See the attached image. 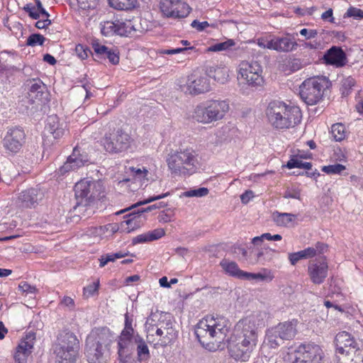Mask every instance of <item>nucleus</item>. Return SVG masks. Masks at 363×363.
Listing matches in <instances>:
<instances>
[{"instance_id":"a878e982","label":"nucleus","mask_w":363,"mask_h":363,"mask_svg":"<svg viewBox=\"0 0 363 363\" xmlns=\"http://www.w3.org/2000/svg\"><path fill=\"white\" fill-rule=\"evenodd\" d=\"M277 251L275 250L264 247L257 252L254 257L249 258V263L252 264H265L267 262H269L273 259Z\"/></svg>"},{"instance_id":"a18cd8bd","label":"nucleus","mask_w":363,"mask_h":363,"mask_svg":"<svg viewBox=\"0 0 363 363\" xmlns=\"http://www.w3.org/2000/svg\"><path fill=\"white\" fill-rule=\"evenodd\" d=\"M132 339L133 337H123V335L121 334L118 342V354L119 357H121L122 355H123L124 350L128 346Z\"/></svg>"},{"instance_id":"1a4fd4ad","label":"nucleus","mask_w":363,"mask_h":363,"mask_svg":"<svg viewBox=\"0 0 363 363\" xmlns=\"http://www.w3.org/2000/svg\"><path fill=\"white\" fill-rule=\"evenodd\" d=\"M103 191L104 187L100 182L87 179L79 181L74 186L77 206H87L95 199H100Z\"/></svg>"},{"instance_id":"4d7b16f0","label":"nucleus","mask_w":363,"mask_h":363,"mask_svg":"<svg viewBox=\"0 0 363 363\" xmlns=\"http://www.w3.org/2000/svg\"><path fill=\"white\" fill-rule=\"evenodd\" d=\"M23 10L27 12L29 16L33 19H38L40 18L39 13L36 11V9L30 4H26L23 7Z\"/></svg>"},{"instance_id":"dca6fc26","label":"nucleus","mask_w":363,"mask_h":363,"mask_svg":"<svg viewBox=\"0 0 363 363\" xmlns=\"http://www.w3.org/2000/svg\"><path fill=\"white\" fill-rule=\"evenodd\" d=\"M26 134L19 127H12L8 129L3 139L4 147L12 153L18 152L25 143Z\"/></svg>"},{"instance_id":"39448f33","label":"nucleus","mask_w":363,"mask_h":363,"mask_svg":"<svg viewBox=\"0 0 363 363\" xmlns=\"http://www.w3.org/2000/svg\"><path fill=\"white\" fill-rule=\"evenodd\" d=\"M229 109L226 100H210L196 106L192 117L198 123L210 124L222 120Z\"/></svg>"},{"instance_id":"c03bdc74","label":"nucleus","mask_w":363,"mask_h":363,"mask_svg":"<svg viewBox=\"0 0 363 363\" xmlns=\"http://www.w3.org/2000/svg\"><path fill=\"white\" fill-rule=\"evenodd\" d=\"M45 40V38L40 34H31L27 39L26 45L32 47H34L37 45H42Z\"/></svg>"},{"instance_id":"e2e57ef3","label":"nucleus","mask_w":363,"mask_h":363,"mask_svg":"<svg viewBox=\"0 0 363 363\" xmlns=\"http://www.w3.org/2000/svg\"><path fill=\"white\" fill-rule=\"evenodd\" d=\"M151 241L149 233L138 235L133 239V244L142 243Z\"/></svg>"},{"instance_id":"393cba45","label":"nucleus","mask_w":363,"mask_h":363,"mask_svg":"<svg viewBox=\"0 0 363 363\" xmlns=\"http://www.w3.org/2000/svg\"><path fill=\"white\" fill-rule=\"evenodd\" d=\"M229 69L226 67L210 66L206 68V74L220 84H225L229 77Z\"/></svg>"},{"instance_id":"0e129e2a","label":"nucleus","mask_w":363,"mask_h":363,"mask_svg":"<svg viewBox=\"0 0 363 363\" xmlns=\"http://www.w3.org/2000/svg\"><path fill=\"white\" fill-rule=\"evenodd\" d=\"M166 206H167V204L162 201V202H160L159 203H155V204L149 206L147 208H141V209H139V210L143 214V213H145V212H150V211H151L152 210L160 208H163V207H164Z\"/></svg>"},{"instance_id":"4468645a","label":"nucleus","mask_w":363,"mask_h":363,"mask_svg":"<svg viewBox=\"0 0 363 363\" xmlns=\"http://www.w3.org/2000/svg\"><path fill=\"white\" fill-rule=\"evenodd\" d=\"M160 4L162 13L168 18H185L191 11L190 6L181 0H161Z\"/></svg>"},{"instance_id":"de8ad7c7","label":"nucleus","mask_w":363,"mask_h":363,"mask_svg":"<svg viewBox=\"0 0 363 363\" xmlns=\"http://www.w3.org/2000/svg\"><path fill=\"white\" fill-rule=\"evenodd\" d=\"M344 18L352 17L355 19H362L363 18V11L360 9L350 6L347 12L344 14Z\"/></svg>"},{"instance_id":"9d476101","label":"nucleus","mask_w":363,"mask_h":363,"mask_svg":"<svg viewBox=\"0 0 363 363\" xmlns=\"http://www.w3.org/2000/svg\"><path fill=\"white\" fill-rule=\"evenodd\" d=\"M297 320L280 323L277 325L269 329L266 334L267 344L271 348H277L284 340H292L296 335Z\"/></svg>"},{"instance_id":"338daca9","label":"nucleus","mask_w":363,"mask_h":363,"mask_svg":"<svg viewBox=\"0 0 363 363\" xmlns=\"http://www.w3.org/2000/svg\"><path fill=\"white\" fill-rule=\"evenodd\" d=\"M321 18L323 21H328L330 23H335V18L333 16V9H329L326 11L322 13Z\"/></svg>"},{"instance_id":"473e14b6","label":"nucleus","mask_w":363,"mask_h":363,"mask_svg":"<svg viewBox=\"0 0 363 363\" xmlns=\"http://www.w3.org/2000/svg\"><path fill=\"white\" fill-rule=\"evenodd\" d=\"M296 216L289 213H279L275 211L272 214V218L278 226H286L289 223L293 222Z\"/></svg>"},{"instance_id":"cd10ccee","label":"nucleus","mask_w":363,"mask_h":363,"mask_svg":"<svg viewBox=\"0 0 363 363\" xmlns=\"http://www.w3.org/2000/svg\"><path fill=\"white\" fill-rule=\"evenodd\" d=\"M137 31L141 33L140 23L138 20H128L125 21H119V30L118 35L129 36Z\"/></svg>"},{"instance_id":"f03ea898","label":"nucleus","mask_w":363,"mask_h":363,"mask_svg":"<svg viewBox=\"0 0 363 363\" xmlns=\"http://www.w3.org/2000/svg\"><path fill=\"white\" fill-rule=\"evenodd\" d=\"M147 340L155 348L172 344L177 337L172 320L162 313H151L145 322Z\"/></svg>"},{"instance_id":"6e6d98bb","label":"nucleus","mask_w":363,"mask_h":363,"mask_svg":"<svg viewBox=\"0 0 363 363\" xmlns=\"http://www.w3.org/2000/svg\"><path fill=\"white\" fill-rule=\"evenodd\" d=\"M75 52H76V54L77 55V56L81 60L86 59L88 57V54L91 53L90 50H89L88 48H85L84 45H80V44L77 45L76 46Z\"/></svg>"},{"instance_id":"603ef678","label":"nucleus","mask_w":363,"mask_h":363,"mask_svg":"<svg viewBox=\"0 0 363 363\" xmlns=\"http://www.w3.org/2000/svg\"><path fill=\"white\" fill-rule=\"evenodd\" d=\"M192 49H194V47L177 48L175 49H162L159 50V53L162 55H174Z\"/></svg>"},{"instance_id":"f257e3e1","label":"nucleus","mask_w":363,"mask_h":363,"mask_svg":"<svg viewBox=\"0 0 363 363\" xmlns=\"http://www.w3.org/2000/svg\"><path fill=\"white\" fill-rule=\"evenodd\" d=\"M259 320L252 315L240 320L230 337L231 324L224 317L207 315L196 325L199 342L209 351L222 350L225 342L230 355L235 360L247 361L255 350L259 338Z\"/></svg>"},{"instance_id":"2f4dec72","label":"nucleus","mask_w":363,"mask_h":363,"mask_svg":"<svg viewBox=\"0 0 363 363\" xmlns=\"http://www.w3.org/2000/svg\"><path fill=\"white\" fill-rule=\"evenodd\" d=\"M111 7L120 11H130L138 5V0H108Z\"/></svg>"},{"instance_id":"69168bd1","label":"nucleus","mask_w":363,"mask_h":363,"mask_svg":"<svg viewBox=\"0 0 363 363\" xmlns=\"http://www.w3.org/2000/svg\"><path fill=\"white\" fill-rule=\"evenodd\" d=\"M254 196V193L251 190H247L240 196V199L242 203H247Z\"/></svg>"},{"instance_id":"774afa93","label":"nucleus","mask_w":363,"mask_h":363,"mask_svg":"<svg viewBox=\"0 0 363 363\" xmlns=\"http://www.w3.org/2000/svg\"><path fill=\"white\" fill-rule=\"evenodd\" d=\"M108 59L111 63L113 65H117L119 62V55L118 52L112 50L111 52L109 53Z\"/></svg>"},{"instance_id":"bf43d9fd","label":"nucleus","mask_w":363,"mask_h":363,"mask_svg":"<svg viewBox=\"0 0 363 363\" xmlns=\"http://www.w3.org/2000/svg\"><path fill=\"white\" fill-rule=\"evenodd\" d=\"M191 26L197 30L202 31L209 26V23L207 21L199 22L197 20H194L191 23Z\"/></svg>"},{"instance_id":"c9c22d12","label":"nucleus","mask_w":363,"mask_h":363,"mask_svg":"<svg viewBox=\"0 0 363 363\" xmlns=\"http://www.w3.org/2000/svg\"><path fill=\"white\" fill-rule=\"evenodd\" d=\"M257 45L262 48L275 50V37L272 35H265L257 39Z\"/></svg>"},{"instance_id":"0eeeda50","label":"nucleus","mask_w":363,"mask_h":363,"mask_svg":"<svg viewBox=\"0 0 363 363\" xmlns=\"http://www.w3.org/2000/svg\"><path fill=\"white\" fill-rule=\"evenodd\" d=\"M330 86L331 82L325 77H311L300 85L299 94L307 105L313 106L323 99L325 90Z\"/></svg>"},{"instance_id":"7ed1b4c3","label":"nucleus","mask_w":363,"mask_h":363,"mask_svg":"<svg viewBox=\"0 0 363 363\" xmlns=\"http://www.w3.org/2000/svg\"><path fill=\"white\" fill-rule=\"evenodd\" d=\"M266 115L272 126L278 129L294 127L301 120V111L298 107L288 106L279 101H273L269 104Z\"/></svg>"},{"instance_id":"412c9836","label":"nucleus","mask_w":363,"mask_h":363,"mask_svg":"<svg viewBox=\"0 0 363 363\" xmlns=\"http://www.w3.org/2000/svg\"><path fill=\"white\" fill-rule=\"evenodd\" d=\"M44 198V192L40 188L32 187L23 190L18 196V201L23 207H34Z\"/></svg>"},{"instance_id":"ddd939ff","label":"nucleus","mask_w":363,"mask_h":363,"mask_svg":"<svg viewBox=\"0 0 363 363\" xmlns=\"http://www.w3.org/2000/svg\"><path fill=\"white\" fill-rule=\"evenodd\" d=\"M131 140L130 136L123 130L118 129L106 133L103 138L104 149L111 153H117L128 149Z\"/></svg>"},{"instance_id":"4c0bfd02","label":"nucleus","mask_w":363,"mask_h":363,"mask_svg":"<svg viewBox=\"0 0 363 363\" xmlns=\"http://www.w3.org/2000/svg\"><path fill=\"white\" fill-rule=\"evenodd\" d=\"M235 43L232 39H228L224 42L216 43L208 48L207 51L208 52H219L223 50H229L230 48L234 46Z\"/></svg>"},{"instance_id":"2eb2a0df","label":"nucleus","mask_w":363,"mask_h":363,"mask_svg":"<svg viewBox=\"0 0 363 363\" xmlns=\"http://www.w3.org/2000/svg\"><path fill=\"white\" fill-rule=\"evenodd\" d=\"M180 88L186 94L199 95L209 91L211 84L206 76L193 74L188 77L186 84L182 85Z\"/></svg>"},{"instance_id":"6ab92c4d","label":"nucleus","mask_w":363,"mask_h":363,"mask_svg":"<svg viewBox=\"0 0 363 363\" xmlns=\"http://www.w3.org/2000/svg\"><path fill=\"white\" fill-rule=\"evenodd\" d=\"M328 263L324 259H315L310 262L308 273L313 284H320L328 275Z\"/></svg>"},{"instance_id":"20e7f679","label":"nucleus","mask_w":363,"mask_h":363,"mask_svg":"<svg viewBox=\"0 0 363 363\" xmlns=\"http://www.w3.org/2000/svg\"><path fill=\"white\" fill-rule=\"evenodd\" d=\"M106 328L93 330L86 340L85 355L89 363H104L112 342Z\"/></svg>"},{"instance_id":"680f3d73","label":"nucleus","mask_w":363,"mask_h":363,"mask_svg":"<svg viewBox=\"0 0 363 363\" xmlns=\"http://www.w3.org/2000/svg\"><path fill=\"white\" fill-rule=\"evenodd\" d=\"M300 34L306 39L314 38L318 35V31L316 30H308L306 28H303L300 30Z\"/></svg>"},{"instance_id":"052dcab7","label":"nucleus","mask_w":363,"mask_h":363,"mask_svg":"<svg viewBox=\"0 0 363 363\" xmlns=\"http://www.w3.org/2000/svg\"><path fill=\"white\" fill-rule=\"evenodd\" d=\"M128 254L127 253H123L122 252H118L114 254H106L104 257L107 261V262H114L116 259H120L125 257Z\"/></svg>"},{"instance_id":"f3484780","label":"nucleus","mask_w":363,"mask_h":363,"mask_svg":"<svg viewBox=\"0 0 363 363\" xmlns=\"http://www.w3.org/2000/svg\"><path fill=\"white\" fill-rule=\"evenodd\" d=\"M35 338V333L33 332H29L23 339H21L16 348L13 355V358L16 363L26 362L28 357L33 352Z\"/></svg>"},{"instance_id":"423d86ee","label":"nucleus","mask_w":363,"mask_h":363,"mask_svg":"<svg viewBox=\"0 0 363 363\" xmlns=\"http://www.w3.org/2000/svg\"><path fill=\"white\" fill-rule=\"evenodd\" d=\"M53 350L57 363H75L79 342L74 333L63 332L59 335Z\"/></svg>"},{"instance_id":"5fc2aeb1","label":"nucleus","mask_w":363,"mask_h":363,"mask_svg":"<svg viewBox=\"0 0 363 363\" xmlns=\"http://www.w3.org/2000/svg\"><path fill=\"white\" fill-rule=\"evenodd\" d=\"M130 169L136 178H138L140 180H148V179L146 178L148 174V170L147 169L144 167L143 169L132 167Z\"/></svg>"},{"instance_id":"5701e85b","label":"nucleus","mask_w":363,"mask_h":363,"mask_svg":"<svg viewBox=\"0 0 363 363\" xmlns=\"http://www.w3.org/2000/svg\"><path fill=\"white\" fill-rule=\"evenodd\" d=\"M326 64L342 67L346 62V55L341 48L333 46L324 55Z\"/></svg>"},{"instance_id":"58836bf2","label":"nucleus","mask_w":363,"mask_h":363,"mask_svg":"<svg viewBox=\"0 0 363 363\" xmlns=\"http://www.w3.org/2000/svg\"><path fill=\"white\" fill-rule=\"evenodd\" d=\"M169 195V192H167L165 194H160V195H158V196H150L149 197L148 199H145V200H143L142 201H139L137 203L133 205L132 206L128 208H125L124 210H122L119 212L117 213V214H121L122 213H124L125 211H128L130 209H133L134 208H136L139 206H141V205H145V204H147V203H151L152 201H155L156 200H159V199H163L167 196Z\"/></svg>"},{"instance_id":"79ce46f5","label":"nucleus","mask_w":363,"mask_h":363,"mask_svg":"<svg viewBox=\"0 0 363 363\" xmlns=\"http://www.w3.org/2000/svg\"><path fill=\"white\" fill-rule=\"evenodd\" d=\"M209 190L206 187H201L196 189H190L184 191L183 195L185 197H203L208 195Z\"/></svg>"},{"instance_id":"b1692460","label":"nucleus","mask_w":363,"mask_h":363,"mask_svg":"<svg viewBox=\"0 0 363 363\" xmlns=\"http://www.w3.org/2000/svg\"><path fill=\"white\" fill-rule=\"evenodd\" d=\"M45 85L41 81L32 83L28 92V98L32 104L42 103L45 99Z\"/></svg>"},{"instance_id":"4be33fe9","label":"nucleus","mask_w":363,"mask_h":363,"mask_svg":"<svg viewBox=\"0 0 363 363\" xmlns=\"http://www.w3.org/2000/svg\"><path fill=\"white\" fill-rule=\"evenodd\" d=\"M125 218L126 219L121 223V226L123 230L128 233L139 228L146 220L139 209L130 213Z\"/></svg>"},{"instance_id":"49530a36","label":"nucleus","mask_w":363,"mask_h":363,"mask_svg":"<svg viewBox=\"0 0 363 363\" xmlns=\"http://www.w3.org/2000/svg\"><path fill=\"white\" fill-rule=\"evenodd\" d=\"M18 289L24 294L26 296L30 295L32 297L33 295H35L38 289L34 286H31L26 281L21 282L18 285Z\"/></svg>"},{"instance_id":"f704fd0d","label":"nucleus","mask_w":363,"mask_h":363,"mask_svg":"<svg viewBox=\"0 0 363 363\" xmlns=\"http://www.w3.org/2000/svg\"><path fill=\"white\" fill-rule=\"evenodd\" d=\"M119 21H107L101 23V31L105 36H111L114 34L118 35Z\"/></svg>"},{"instance_id":"3c124183","label":"nucleus","mask_w":363,"mask_h":363,"mask_svg":"<svg viewBox=\"0 0 363 363\" xmlns=\"http://www.w3.org/2000/svg\"><path fill=\"white\" fill-rule=\"evenodd\" d=\"M268 277L269 278V280H272V277H269L267 274H264L262 273H250L246 272L244 280L258 279L264 281L266 280Z\"/></svg>"},{"instance_id":"bb28decb","label":"nucleus","mask_w":363,"mask_h":363,"mask_svg":"<svg viewBox=\"0 0 363 363\" xmlns=\"http://www.w3.org/2000/svg\"><path fill=\"white\" fill-rule=\"evenodd\" d=\"M220 265L225 274L244 280L246 272L241 270L235 262L224 259L220 262Z\"/></svg>"},{"instance_id":"c756f323","label":"nucleus","mask_w":363,"mask_h":363,"mask_svg":"<svg viewBox=\"0 0 363 363\" xmlns=\"http://www.w3.org/2000/svg\"><path fill=\"white\" fill-rule=\"evenodd\" d=\"M45 128L55 138L62 137L65 133V130L59 124L57 116H50L48 118Z\"/></svg>"},{"instance_id":"6e6552de","label":"nucleus","mask_w":363,"mask_h":363,"mask_svg":"<svg viewBox=\"0 0 363 363\" xmlns=\"http://www.w3.org/2000/svg\"><path fill=\"white\" fill-rule=\"evenodd\" d=\"M167 162L172 174L188 175L195 172L197 159L193 150L185 149L171 154L167 158Z\"/></svg>"},{"instance_id":"864d4df0","label":"nucleus","mask_w":363,"mask_h":363,"mask_svg":"<svg viewBox=\"0 0 363 363\" xmlns=\"http://www.w3.org/2000/svg\"><path fill=\"white\" fill-rule=\"evenodd\" d=\"M99 286V281H97L96 282H94L91 284H89L86 287L84 288V296L86 297H89L91 296H93L94 294L98 291Z\"/></svg>"},{"instance_id":"09e8293b","label":"nucleus","mask_w":363,"mask_h":363,"mask_svg":"<svg viewBox=\"0 0 363 363\" xmlns=\"http://www.w3.org/2000/svg\"><path fill=\"white\" fill-rule=\"evenodd\" d=\"M354 84H355V80L352 77H349L345 79L342 81V95H344V96L348 95L350 89L354 86Z\"/></svg>"},{"instance_id":"72a5a7b5","label":"nucleus","mask_w":363,"mask_h":363,"mask_svg":"<svg viewBox=\"0 0 363 363\" xmlns=\"http://www.w3.org/2000/svg\"><path fill=\"white\" fill-rule=\"evenodd\" d=\"M92 48L94 50L95 55L94 56V59L96 61H99L103 59H108L109 53L111 52L112 50L108 49L106 46L104 45H101L98 42L92 43Z\"/></svg>"},{"instance_id":"aec40b11","label":"nucleus","mask_w":363,"mask_h":363,"mask_svg":"<svg viewBox=\"0 0 363 363\" xmlns=\"http://www.w3.org/2000/svg\"><path fill=\"white\" fill-rule=\"evenodd\" d=\"M88 162L87 155L81 154L77 147H74L71 155H69L67 161L59 169L58 174L64 175L69 171H74L84 165Z\"/></svg>"},{"instance_id":"c85d7f7f","label":"nucleus","mask_w":363,"mask_h":363,"mask_svg":"<svg viewBox=\"0 0 363 363\" xmlns=\"http://www.w3.org/2000/svg\"><path fill=\"white\" fill-rule=\"evenodd\" d=\"M134 342L137 347V355L139 361H146L150 359V353L145 340L139 335L134 336Z\"/></svg>"},{"instance_id":"8fccbe9b","label":"nucleus","mask_w":363,"mask_h":363,"mask_svg":"<svg viewBox=\"0 0 363 363\" xmlns=\"http://www.w3.org/2000/svg\"><path fill=\"white\" fill-rule=\"evenodd\" d=\"M345 169V167L340 164L324 166L322 170L327 174H339Z\"/></svg>"},{"instance_id":"e433bc0d","label":"nucleus","mask_w":363,"mask_h":363,"mask_svg":"<svg viewBox=\"0 0 363 363\" xmlns=\"http://www.w3.org/2000/svg\"><path fill=\"white\" fill-rule=\"evenodd\" d=\"M331 133L336 141H341L346 136L345 127L340 123L333 124L331 127Z\"/></svg>"},{"instance_id":"9b49d317","label":"nucleus","mask_w":363,"mask_h":363,"mask_svg":"<svg viewBox=\"0 0 363 363\" xmlns=\"http://www.w3.org/2000/svg\"><path fill=\"white\" fill-rule=\"evenodd\" d=\"M323 359L322 349L315 344L301 345L288 355L290 363H321Z\"/></svg>"},{"instance_id":"7c9ffc66","label":"nucleus","mask_w":363,"mask_h":363,"mask_svg":"<svg viewBox=\"0 0 363 363\" xmlns=\"http://www.w3.org/2000/svg\"><path fill=\"white\" fill-rule=\"evenodd\" d=\"M298 44L287 37H275V50L280 52H289L295 50Z\"/></svg>"},{"instance_id":"13d9d810","label":"nucleus","mask_w":363,"mask_h":363,"mask_svg":"<svg viewBox=\"0 0 363 363\" xmlns=\"http://www.w3.org/2000/svg\"><path fill=\"white\" fill-rule=\"evenodd\" d=\"M165 234L162 228H157L149 233L151 241L161 238Z\"/></svg>"},{"instance_id":"f8f14e48","label":"nucleus","mask_w":363,"mask_h":363,"mask_svg":"<svg viewBox=\"0 0 363 363\" xmlns=\"http://www.w3.org/2000/svg\"><path fill=\"white\" fill-rule=\"evenodd\" d=\"M262 68L256 61H243L239 65V77L243 79L248 86L257 88L264 84L262 75Z\"/></svg>"},{"instance_id":"a19ab883","label":"nucleus","mask_w":363,"mask_h":363,"mask_svg":"<svg viewBox=\"0 0 363 363\" xmlns=\"http://www.w3.org/2000/svg\"><path fill=\"white\" fill-rule=\"evenodd\" d=\"M133 319L128 315V313L125 314V326L121 333L123 337H130L134 339L133 333L134 329L132 326Z\"/></svg>"},{"instance_id":"ea45409f","label":"nucleus","mask_w":363,"mask_h":363,"mask_svg":"<svg viewBox=\"0 0 363 363\" xmlns=\"http://www.w3.org/2000/svg\"><path fill=\"white\" fill-rule=\"evenodd\" d=\"M286 167L289 169L293 168H303L306 169H311L312 164L311 162H303L298 158H291L286 164Z\"/></svg>"},{"instance_id":"a211bd4d","label":"nucleus","mask_w":363,"mask_h":363,"mask_svg":"<svg viewBox=\"0 0 363 363\" xmlns=\"http://www.w3.org/2000/svg\"><path fill=\"white\" fill-rule=\"evenodd\" d=\"M337 352L350 355L359 350V344L354 338L347 332L342 331L337 333L335 338Z\"/></svg>"},{"instance_id":"37998d69","label":"nucleus","mask_w":363,"mask_h":363,"mask_svg":"<svg viewBox=\"0 0 363 363\" xmlns=\"http://www.w3.org/2000/svg\"><path fill=\"white\" fill-rule=\"evenodd\" d=\"M301 189L296 186L287 187L283 197L284 199H295L301 200Z\"/></svg>"}]
</instances>
